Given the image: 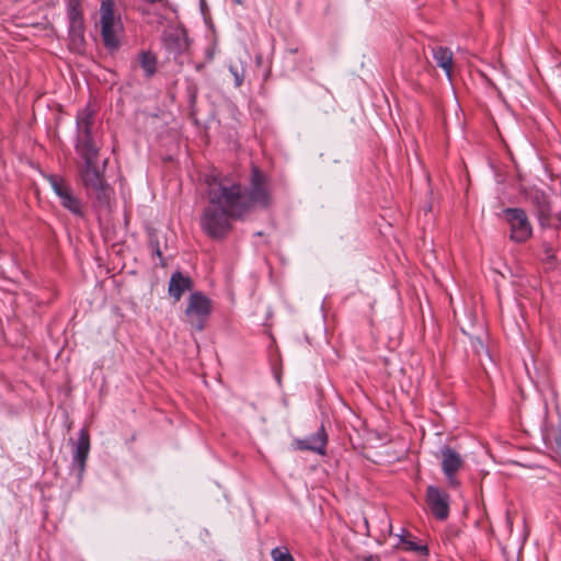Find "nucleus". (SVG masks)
I'll return each mask as SVG.
<instances>
[{
	"label": "nucleus",
	"instance_id": "nucleus-2",
	"mask_svg": "<svg viewBox=\"0 0 561 561\" xmlns=\"http://www.w3.org/2000/svg\"><path fill=\"white\" fill-rule=\"evenodd\" d=\"M96 110L87 104L76 115V152L100 151L99 131L95 127Z\"/></svg>",
	"mask_w": 561,
	"mask_h": 561
},
{
	"label": "nucleus",
	"instance_id": "nucleus-23",
	"mask_svg": "<svg viewBox=\"0 0 561 561\" xmlns=\"http://www.w3.org/2000/svg\"><path fill=\"white\" fill-rule=\"evenodd\" d=\"M542 248H543V254H545V257H543L545 262L547 264L553 265L556 262L554 249L548 243H543Z\"/></svg>",
	"mask_w": 561,
	"mask_h": 561
},
{
	"label": "nucleus",
	"instance_id": "nucleus-17",
	"mask_svg": "<svg viewBox=\"0 0 561 561\" xmlns=\"http://www.w3.org/2000/svg\"><path fill=\"white\" fill-rule=\"evenodd\" d=\"M528 199L535 207V210L542 208L550 204L548 195L538 188L530 190L528 193Z\"/></svg>",
	"mask_w": 561,
	"mask_h": 561
},
{
	"label": "nucleus",
	"instance_id": "nucleus-20",
	"mask_svg": "<svg viewBox=\"0 0 561 561\" xmlns=\"http://www.w3.org/2000/svg\"><path fill=\"white\" fill-rule=\"evenodd\" d=\"M551 204L536 210V217L540 227L548 228L551 226Z\"/></svg>",
	"mask_w": 561,
	"mask_h": 561
},
{
	"label": "nucleus",
	"instance_id": "nucleus-11",
	"mask_svg": "<svg viewBox=\"0 0 561 561\" xmlns=\"http://www.w3.org/2000/svg\"><path fill=\"white\" fill-rule=\"evenodd\" d=\"M90 451V436L87 430L82 428L79 432L78 439L75 444L72 451V463L78 468L79 473L82 474L85 469V462Z\"/></svg>",
	"mask_w": 561,
	"mask_h": 561
},
{
	"label": "nucleus",
	"instance_id": "nucleus-13",
	"mask_svg": "<svg viewBox=\"0 0 561 561\" xmlns=\"http://www.w3.org/2000/svg\"><path fill=\"white\" fill-rule=\"evenodd\" d=\"M193 288V280L181 272H174L169 280L168 291L175 302L180 301L183 294Z\"/></svg>",
	"mask_w": 561,
	"mask_h": 561
},
{
	"label": "nucleus",
	"instance_id": "nucleus-16",
	"mask_svg": "<svg viewBox=\"0 0 561 561\" xmlns=\"http://www.w3.org/2000/svg\"><path fill=\"white\" fill-rule=\"evenodd\" d=\"M138 60L147 78H151L157 72L158 59L153 53L141 51Z\"/></svg>",
	"mask_w": 561,
	"mask_h": 561
},
{
	"label": "nucleus",
	"instance_id": "nucleus-26",
	"mask_svg": "<svg viewBox=\"0 0 561 561\" xmlns=\"http://www.w3.org/2000/svg\"><path fill=\"white\" fill-rule=\"evenodd\" d=\"M479 346H480L481 350H485V347H484V345H483V343L481 341H479Z\"/></svg>",
	"mask_w": 561,
	"mask_h": 561
},
{
	"label": "nucleus",
	"instance_id": "nucleus-24",
	"mask_svg": "<svg viewBox=\"0 0 561 561\" xmlns=\"http://www.w3.org/2000/svg\"><path fill=\"white\" fill-rule=\"evenodd\" d=\"M408 545H409V549L412 551H425L426 550L425 547L420 546L413 541H409Z\"/></svg>",
	"mask_w": 561,
	"mask_h": 561
},
{
	"label": "nucleus",
	"instance_id": "nucleus-14",
	"mask_svg": "<svg viewBox=\"0 0 561 561\" xmlns=\"http://www.w3.org/2000/svg\"><path fill=\"white\" fill-rule=\"evenodd\" d=\"M69 46L76 51H81L84 46V21L68 23Z\"/></svg>",
	"mask_w": 561,
	"mask_h": 561
},
{
	"label": "nucleus",
	"instance_id": "nucleus-9",
	"mask_svg": "<svg viewBox=\"0 0 561 561\" xmlns=\"http://www.w3.org/2000/svg\"><path fill=\"white\" fill-rule=\"evenodd\" d=\"M426 502L431 513L439 520L449 515V495L437 486L430 485L426 489Z\"/></svg>",
	"mask_w": 561,
	"mask_h": 561
},
{
	"label": "nucleus",
	"instance_id": "nucleus-19",
	"mask_svg": "<svg viewBox=\"0 0 561 561\" xmlns=\"http://www.w3.org/2000/svg\"><path fill=\"white\" fill-rule=\"evenodd\" d=\"M551 204L536 210V217L540 227L548 228L551 226Z\"/></svg>",
	"mask_w": 561,
	"mask_h": 561
},
{
	"label": "nucleus",
	"instance_id": "nucleus-1",
	"mask_svg": "<svg viewBox=\"0 0 561 561\" xmlns=\"http://www.w3.org/2000/svg\"><path fill=\"white\" fill-rule=\"evenodd\" d=\"M208 202L201 218L202 229L214 239L224 238L231 229V219L241 218L251 207L270 205L266 178L253 168L248 191L239 183H209Z\"/></svg>",
	"mask_w": 561,
	"mask_h": 561
},
{
	"label": "nucleus",
	"instance_id": "nucleus-8",
	"mask_svg": "<svg viewBox=\"0 0 561 561\" xmlns=\"http://www.w3.org/2000/svg\"><path fill=\"white\" fill-rule=\"evenodd\" d=\"M163 47L174 59L188 51L190 39L184 28L174 27L163 33Z\"/></svg>",
	"mask_w": 561,
	"mask_h": 561
},
{
	"label": "nucleus",
	"instance_id": "nucleus-25",
	"mask_svg": "<svg viewBox=\"0 0 561 561\" xmlns=\"http://www.w3.org/2000/svg\"><path fill=\"white\" fill-rule=\"evenodd\" d=\"M110 3L111 7H115L114 0H102L101 3Z\"/></svg>",
	"mask_w": 561,
	"mask_h": 561
},
{
	"label": "nucleus",
	"instance_id": "nucleus-22",
	"mask_svg": "<svg viewBox=\"0 0 561 561\" xmlns=\"http://www.w3.org/2000/svg\"><path fill=\"white\" fill-rule=\"evenodd\" d=\"M229 71L233 76L234 85L237 88L241 87L242 83H243V80H244V72H245L244 68L242 66L238 67L237 65L230 64L229 65Z\"/></svg>",
	"mask_w": 561,
	"mask_h": 561
},
{
	"label": "nucleus",
	"instance_id": "nucleus-18",
	"mask_svg": "<svg viewBox=\"0 0 561 561\" xmlns=\"http://www.w3.org/2000/svg\"><path fill=\"white\" fill-rule=\"evenodd\" d=\"M68 23L83 20L80 0H69L67 4Z\"/></svg>",
	"mask_w": 561,
	"mask_h": 561
},
{
	"label": "nucleus",
	"instance_id": "nucleus-7",
	"mask_svg": "<svg viewBox=\"0 0 561 561\" xmlns=\"http://www.w3.org/2000/svg\"><path fill=\"white\" fill-rule=\"evenodd\" d=\"M46 179L54 193L58 196L61 206L75 216H83L82 203L73 194L72 187L61 176L50 174Z\"/></svg>",
	"mask_w": 561,
	"mask_h": 561
},
{
	"label": "nucleus",
	"instance_id": "nucleus-10",
	"mask_svg": "<svg viewBox=\"0 0 561 561\" xmlns=\"http://www.w3.org/2000/svg\"><path fill=\"white\" fill-rule=\"evenodd\" d=\"M442 470L450 485H457V472L463 466V458L455 449L444 446L440 449Z\"/></svg>",
	"mask_w": 561,
	"mask_h": 561
},
{
	"label": "nucleus",
	"instance_id": "nucleus-12",
	"mask_svg": "<svg viewBox=\"0 0 561 561\" xmlns=\"http://www.w3.org/2000/svg\"><path fill=\"white\" fill-rule=\"evenodd\" d=\"M328 444V435L321 426L316 433L310 436L296 440V446L300 450H309L319 455L325 454V447Z\"/></svg>",
	"mask_w": 561,
	"mask_h": 561
},
{
	"label": "nucleus",
	"instance_id": "nucleus-6",
	"mask_svg": "<svg viewBox=\"0 0 561 561\" xmlns=\"http://www.w3.org/2000/svg\"><path fill=\"white\" fill-rule=\"evenodd\" d=\"M211 313V300L201 291L190 295L185 309L186 322L197 331H203Z\"/></svg>",
	"mask_w": 561,
	"mask_h": 561
},
{
	"label": "nucleus",
	"instance_id": "nucleus-3",
	"mask_svg": "<svg viewBox=\"0 0 561 561\" xmlns=\"http://www.w3.org/2000/svg\"><path fill=\"white\" fill-rule=\"evenodd\" d=\"M100 27L103 45L110 51L121 47L119 34L123 32L122 19L115 14V7L107 3L100 4Z\"/></svg>",
	"mask_w": 561,
	"mask_h": 561
},
{
	"label": "nucleus",
	"instance_id": "nucleus-15",
	"mask_svg": "<svg viewBox=\"0 0 561 561\" xmlns=\"http://www.w3.org/2000/svg\"><path fill=\"white\" fill-rule=\"evenodd\" d=\"M433 58L436 61L437 66L443 68L448 77L451 73L453 66V53L447 47L436 46L432 49Z\"/></svg>",
	"mask_w": 561,
	"mask_h": 561
},
{
	"label": "nucleus",
	"instance_id": "nucleus-27",
	"mask_svg": "<svg viewBox=\"0 0 561 561\" xmlns=\"http://www.w3.org/2000/svg\"><path fill=\"white\" fill-rule=\"evenodd\" d=\"M157 254L161 256V251L159 249H157Z\"/></svg>",
	"mask_w": 561,
	"mask_h": 561
},
{
	"label": "nucleus",
	"instance_id": "nucleus-5",
	"mask_svg": "<svg viewBox=\"0 0 561 561\" xmlns=\"http://www.w3.org/2000/svg\"><path fill=\"white\" fill-rule=\"evenodd\" d=\"M502 217L510 228V239L515 243H525L533 237V225L527 213L519 207H507Z\"/></svg>",
	"mask_w": 561,
	"mask_h": 561
},
{
	"label": "nucleus",
	"instance_id": "nucleus-21",
	"mask_svg": "<svg viewBox=\"0 0 561 561\" xmlns=\"http://www.w3.org/2000/svg\"><path fill=\"white\" fill-rule=\"evenodd\" d=\"M273 561H295L286 547H276L271 551Z\"/></svg>",
	"mask_w": 561,
	"mask_h": 561
},
{
	"label": "nucleus",
	"instance_id": "nucleus-4",
	"mask_svg": "<svg viewBox=\"0 0 561 561\" xmlns=\"http://www.w3.org/2000/svg\"><path fill=\"white\" fill-rule=\"evenodd\" d=\"M83 163L80 167V178L83 185L92 190L99 199L106 197V185L102 172L98 168L99 151L77 152Z\"/></svg>",
	"mask_w": 561,
	"mask_h": 561
}]
</instances>
